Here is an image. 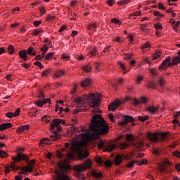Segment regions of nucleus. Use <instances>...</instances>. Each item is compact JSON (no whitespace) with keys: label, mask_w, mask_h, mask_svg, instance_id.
Returning a JSON list of instances; mask_svg holds the SVG:
<instances>
[{"label":"nucleus","mask_w":180,"mask_h":180,"mask_svg":"<svg viewBox=\"0 0 180 180\" xmlns=\"http://www.w3.org/2000/svg\"><path fill=\"white\" fill-rule=\"evenodd\" d=\"M147 27L146 24H141L140 29L142 30V32H146V27Z\"/></svg>","instance_id":"69168bd1"},{"label":"nucleus","mask_w":180,"mask_h":180,"mask_svg":"<svg viewBox=\"0 0 180 180\" xmlns=\"http://www.w3.org/2000/svg\"><path fill=\"white\" fill-rule=\"evenodd\" d=\"M6 117H8V119H12L13 117V113L11 112H8L6 114Z\"/></svg>","instance_id":"bf43d9fd"},{"label":"nucleus","mask_w":180,"mask_h":180,"mask_svg":"<svg viewBox=\"0 0 180 180\" xmlns=\"http://www.w3.org/2000/svg\"><path fill=\"white\" fill-rule=\"evenodd\" d=\"M147 110H148L150 113H152V115H154V113H157V112H158V107L150 105L147 108Z\"/></svg>","instance_id":"412c9836"},{"label":"nucleus","mask_w":180,"mask_h":180,"mask_svg":"<svg viewBox=\"0 0 180 180\" xmlns=\"http://www.w3.org/2000/svg\"><path fill=\"white\" fill-rule=\"evenodd\" d=\"M112 23H115V25H122V22L119 20L117 18H113L111 20Z\"/></svg>","instance_id":"4c0bfd02"},{"label":"nucleus","mask_w":180,"mask_h":180,"mask_svg":"<svg viewBox=\"0 0 180 180\" xmlns=\"http://www.w3.org/2000/svg\"><path fill=\"white\" fill-rule=\"evenodd\" d=\"M148 88H150L151 89H155L157 88V84L153 81H150L148 83Z\"/></svg>","instance_id":"c756f323"},{"label":"nucleus","mask_w":180,"mask_h":180,"mask_svg":"<svg viewBox=\"0 0 180 180\" xmlns=\"http://www.w3.org/2000/svg\"><path fill=\"white\" fill-rule=\"evenodd\" d=\"M65 124V121L61 119H54L53 120L52 123L51 124V131L53 133L52 135H50V139L45 138L41 141V143L43 144L45 141H57L58 139H60L61 135L58 134L59 131H61V125Z\"/></svg>","instance_id":"20e7f679"},{"label":"nucleus","mask_w":180,"mask_h":180,"mask_svg":"<svg viewBox=\"0 0 180 180\" xmlns=\"http://www.w3.org/2000/svg\"><path fill=\"white\" fill-rule=\"evenodd\" d=\"M103 51V53H109V51H110V46H108L104 48Z\"/></svg>","instance_id":"338daca9"},{"label":"nucleus","mask_w":180,"mask_h":180,"mask_svg":"<svg viewBox=\"0 0 180 180\" xmlns=\"http://www.w3.org/2000/svg\"><path fill=\"white\" fill-rule=\"evenodd\" d=\"M136 120H134V117L130 115H125L122 117V121H120L118 124L119 126H122V127H124V126H127V123L129 122L130 123H133L135 122Z\"/></svg>","instance_id":"1a4fd4ad"},{"label":"nucleus","mask_w":180,"mask_h":180,"mask_svg":"<svg viewBox=\"0 0 180 180\" xmlns=\"http://www.w3.org/2000/svg\"><path fill=\"white\" fill-rule=\"evenodd\" d=\"M133 56V53H127L124 55V60H131Z\"/></svg>","instance_id":"09e8293b"},{"label":"nucleus","mask_w":180,"mask_h":180,"mask_svg":"<svg viewBox=\"0 0 180 180\" xmlns=\"http://www.w3.org/2000/svg\"><path fill=\"white\" fill-rule=\"evenodd\" d=\"M167 165H171V162L168 160L165 161V164H161L159 165V171L160 172H163L164 174H168L169 172V170L168 169V166Z\"/></svg>","instance_id":"f8f14e48"},{"label":"nucleus","mask_w":180,"mask_h":180,"mask_svg":"<svg viewBox=\"0 0 180 180\" xmlns=\"http://www.w3.org/2000/svg\"><path fill=\"white\" fill-rule=\"evenodd\" d=\"M160 136L163 140H167V139L168 138V133H160Z\"/></svg>","instance_id":"de8ad7c7"},{"label":"nucleus","mask_w":180,"mask_h":180,"mask_svg":"<svg viewBox=\"0 0 180 180\" xmlns=\"http://www.w3.org/2000/svg\"><path fill=\"white\" fill-rule=\"evenodd\" d=\"M117 65H119L120 68H121L122 71H123L124 74H127L126 71V65L122 62H118Z\"/></svg>","instance_id":"c85d7f7f"},{"label":"nucleus","mask_w":180,"mask_h":180,"mask_svg":"<svg viewBox=\"0 0 180 180\" xmlns=\"http://www.w3.org/2000/svg\"><path fill=\"white\" fill-rule=\"evenodd\" d=\"M25 130H29V125H24L17 128V133L20 134V133H22V131H25Z\"/></svg>","instance_id":"5701e85b"},{"label":"nucleus","mask_w":180,"mask_h":180,"mask_svg":"<svg viewBox=\"0 0 180 180\" xmlns=\"http://www.w3.org/2000/svg\"><path fill=\"white\" fill-rule=\"evenodd\" d=\"M98 147L104 148L105 151H108V153H112L115 148H116V145L113 143H108L105 144L99 143Z\"/></svg>","instance_id":"9d476101"},{"label":"nucleus","mask_w":180,"mask_h":180,"mask_svg":"<svg viewBox=\"0 0 180 180\" xmlns=\"http://www.w3.org/2000/svg\"><path fill=\"white\" fill-rule=\"evenodd\" d=\"M91 175H92V176H94V178H96L97 179L102 178V173L98 172L96 171H93L91 172Z\"/></svg>","instance_id":"bb28decb"},{"label":"nucleus","mask_w":180,"mask_h":180,"mask_svg":"<svg viewBox=\"0 0 180 180\" xmlns=\"http://www.w3.org/2000/svg\"><path fill=\"white\" fill-rule=\"evenodd\" d=\"M20 113V109L18 108V109L15 110V112H14L13 117H16V116H19Z\"/></svg>","instance_id":"e2e57ef3"},{"label":"nucleus","mask_w":180,"mask_h":180,"mask_svg":"<svg viewBox=\"0 0 180 180\" xmlns=\"http://www.w3.org/2000/svg\"><path fill=\"white\" fill-rule=\"evenodd\" d=\"M8 157V153L4 150H0V158H5Z\"/></svg>","instance_id":"ea45409f"},{"label":"nucleus","mask_w":180,"mask_h":180,"mask_svg":"<svg viewBox=\"0 0 180 180\" xmlns=\"http://www.w3.org/2000/svg\"><path fill=\"white\" fill-rule=\"evenodd\" d=\"M169 23H171V25H174V26H173L174 31L178 32V26L180 25V21H177L176 22L175 20H174L173 18H171L169 20Z\"/></svg>","instance_id":"a211bd4d"},{"label":"nucleus","mask_w":180,"mask_h":180,"mask_svg":"<svg viewBox=\"0 0 180 180\" xmlns=\"http://www.w3.org/2000/svg\"><path fill=\"white\" fill-rule=\"evenodd\" d=\"M45 103H51V100L50 98H46L42 101H37L35 105H37L39 108H42Z\"/></svg>","instance_id":"dca6fc26"},{"label":"nucleus","mask_w":180,"mask_h":180,"mask_svg":"<svg viewBox=\"0 0 180 180\" xmlns=\"http://www.w3.org/2000/svg\"><path fill=\"white\" fill-rule=\"evenodd\" d=\"M18 55L24 61H27V52H26V50L20 51Z\"/></svg>","instance_id":"aec40b11"},{"label":"nucleus","mask_w":180,"mask_h":180,"mask_svg":"<svg viewBox=\"0 0 180 180\" xmlns=\"http://www.w3.org/2000/svg\"><path fill=\"white\" fill-rule=\"evenodd\" d=\"M113 41H117V43H122L123 39H122L120 37H117L115 38H113Z\"/></svg>","instance_id":"c03bdc74"},{"label":"nucleus","mask_w":180,"mask_h":180,"mask_svg":"<svg viewBox=\"0 0 180 180\" xmlns=\"http://www.w3.org/2000/svg\"><path fill=\"white\" fill-rule=\"evenodd\" d=\"M89 155V153L88 152H85L84 153H82V152L80 153V159L84 160L85 158H88V156Z\"/></svg>","instance_id":"72a5a7b5"},{"label":"nucleus","mask_w":180,"mask_h":180,"mask_svg":"<svg viewBox=\"0 0 180 180\" xmlns=\"http://www.w3.org/2000/svg\"><path fill=\"white\" fill-rule=\"evenodd\" d=\"M89 129L91 132L88 129L83 127L81 129L82 131H85L82 134V138L85 141H94V140L99 139L101 136H105L109 133V124L99 114L93 116L91 124H89Z\"/></svg>","instance_id":"f257e3e1"},{"label":"nucleus","mask_w":180,"mask_h":180,"mask_svg":"<svg viewBox=\"0 0 180 180\" xmlns=\"http://www.w3.org/2000/svg\"><path fill=\"white\" fill-rule=\"evenodd\" d=\"M87 29L88 30H92V29H94V30H96V23L89 24L87 26Z\"/></svg>","instance_id":"473e14b6"},{"label":"nucleus","mask_w":180,"mask_h":180,"mask_svg":"<svg viewBox=\"0 0 180 180\" xmlns=\"http://www.w3.org/2000/svg\"><path fill=\"white\" fill-rule=\"evenodd\" d=\"M155 28L156 29L157 31L162 30V25H161V24L160 23H158L157 25H155Z\"/></svg>","instance_id":"5fc2aeb1"},{"label":"nucleus","mask_w":180,"mask_h":180,"mask_svg":"<svg viewBox=\"0 0 180 180\" xmlns=\"http://www.w3.org/2000/svg\"><path fill=\"white\" fill-rule=\"evenodd\" d=\"M92 167V160L91 159H87L83 164L78 165L77 166L74 167L75 171L77 172L76 174H75V176L76 178H78V179L84 180L85 179V176H84V174L81 172H84V171H86V169H89Z\"/></svg>","instance_id":"423d86ee"},{"label":"nucleus","mask_w":180,"mask_h":180,"mask_svg":"<svg viewBox=\"0 0 180 180\" xmlns=\"http://www.w3.org/2000/svg\"><path fill=\"white\" fill-rule=\"evenodd\" d=\"M126 140L127 141H131L136 148H141L144 146V143L141 140L134 141V136L133 134H127L126 136Z\"/></svg>","instance_id":"6e6552de"},{"label":"nucleus","mask_w":180,"mask_h":180,"mask_svg":"<svg viewBox=\"0 0 180 180\" xmlns=\"http://www.w3.org/2000/svg\"><path fill=\"white\" fill-rule=\"evenodd\" d=\"M172 62H169L171 61ZM180 63V57L179 56H173L171 58V56L166 57L165 60H163V62L161 63V65L159 66V70H167L168 67H172L174 65H178Z\"/></svg>","instance_id":"0eeeda50"},{"label":"nucleus","mask_w":180,"mask_h":180,"mask_svg":"<svg viewBox=\"0 0 180 180\" xmlns=\"http://www.w3.org/2000/svg\"><path fill=\"white\" fill-rule=\"evenodd\" d=\"M179 116H180V111L177 112V113L174 115V120H172V123L175 125L179 124V126H180L179 120L176 119Z\"/></svg>","instance_id":"cd10ccee"},{"label":"nucleus","mask_w":180,"mask_h":180,"mask_svg":"<svg viewBox=\"0 0 180 180\" xmlns=\"http://www.w3.org/2000/svg\"><path fill=\"white\" fill-rule=\"evenodd\" d=\"M34 65H37L38 67H39L41 68V70H42V68H44V66L41 64V62H40V61H36L34 63Z\"/></svg>","instance_id":"3c124183"},{"label":"nucleus","mask_w":180,"mask_h":180,"mask_svg":"<svg viewBox=\"0 0 180 180\" xmlns=\"http://www.w3.org/2000/svg\"><path fill=\"white\" fill-rule=\"evenodd\" d=\"M94 161L98 164V165H105V167H112V162L110 160H103L102 158L97 156L94 158Z\"/></svg>","instance_id":"9b49d317"},{"label":"nucleus","mask_w":180,"mask_h":180,"mask_svg":"<svg viewBox=\"0 0 180 180\" xmlns=\"http://www.w3.org/2000/svg\"><path fill=\"white\" fill-rule=\"evenodd\" d=\"M114 162L115 165H120L123 162V156L121 155H117L115 158Z\"/></svg>","instance_id":"6ab92c4d"},{"label":"nucleus","mask_w":180,"mask_h":180,"mask_svg":"<svg viewBox=\"0 0 180 180\" xmlns=\"http://www.w3.org/2000/svg\"><path fill=\"white\" fill-rule=\"evenodd\" d=\"M67 29V26L62 25L60 27V29H59L58 32L59 33H62V32H64Z\"/></svg>","instance_id":"774afa93"},{"label":"nucleus","mask_w":180,"mask_h":180,"mask_svg":"<svg viewBox=\"0 0 180 180\" xmlns=\"http://www.w3.org/2000/svg\"><path fill=\"white\" fill-rule=\"evenodd\" d=\"M12 160L14 162L11 163L10 168H11L13 171H18V169H21L22 172H19L18 174H25V172H33V167H34L36 164V160H32L29 162V156L27 155L18 153L17 157H13ZM22 160H24L25 162H29L27 166L23 167L16 166L15 162H19L20 161H22Z\"/></svg>","instance_id":"f03ea898"},{"label":"nucleus","mask_w":180,"mask_h":180,"mask_svg":"<svg viewBox=\"0 0 180 180\" xmlns=\"http://www.w3.org/2000/svg\"><path fill=\"white\" fill-rule=\"evenodd\" d=\"M134 164H139V160H132L129 162L127 165L128 168H133L134 167Z\"/></svg>","instance_id":"2f4dec72"},{"label":"nucleus","mask_w":180,"mask_h":180,"mask_svg":"<svg viewBox=\"0 0 180 180\" xmlns=\"http://www.w3.org/2000/svg\"><path fill=\"white\" fill-rule=\"evenodd\" d=\"M147 102H148V101L146 97H141V100L137 98H134L132 100V103L134 106H139V105H141V103H147Z\"/></svg>","instance_id":"ddd939ff"},{"label":"nucleus","mask_w":180,"mask_h":180,"mask_svg":"<svg viewBox=\"0 0 180 180\" xmlns=\"http://www.w3.org/2000/svg\"><path fill=\"white\" fill-rule=\"evenodd\" d=\"M149 117L148 115H146L145 117L139 116V120L141 122H146V120H148Z\"/></svg>","instance_id":"a19ab883"},{"label":"nucleus","mask_w":180,"mask_h":180,"mask_svg":"<svg viewBox=\"0 0 180 180\" xmlns=\"http://www.w3.org/2000/svg\"><path fill=\"white\" fill-rule=\"evenodd\" d=\"M158 85L162 88L165 85V79L162 77H160L158 82Z\"/></svg>","instance_id":"f704fd0d"},{"label":"nucleus","mask_w":180,"mask_h":180,"mask_svg":"<svg viewBox=\"0 0 180 180\" xmlns=\"http://www.w3.org/2000/svg\"><path fill=\"white\" fill-rule=\"evenodd\" d=\"M82 70L85 72H91V71H92V66H91V65H84L82 67Z\"/></svg>","instance_id":"a878e982"},{"label":"nucleus","mask_w":180,"mask_h":180,"mask_svg":"<svg viewBox=\"0 0 180 180\" xmlns=\"http://www.w3.org/2000/svg\"><path fill=\"white\" fill-rule=\"evenodd\" d=\"M64 74H65V72H64L63 70H58L55 72L54 77L56 78H61V77H63Z\"/></svg>","instance_id":"393cba45"},{"label":"nucleus","mask_w":180,"mask_h":180,"mask_svg":"<svg viewBox=\"0 0 180 180\" xmlns=\"http://www.w3.org/2000/svg\"><path fill=\"white\" fill-rule=\"evenodd\" d=\"M53 56H54V53L53 52H50L47 53L46 56H45V60H50V58H51Z\"/></svg>","instance_id":"37998d69"},{"label":"nucleus","mask_w":180,"mask_h":180,"mask_svg":"<svg viewBox=\"0 0 180 180\" xmlns=\"http://www.w3.org/2000/svg\"><path fill=\"white\" fill-rule=\"evenodd\" d=\"M82 86L84 88L86 86H89L91 85V79L89 78H86L84 80H83L81 83Z\"/></svg>","instance_id":"4be33fe9"},{"label":"nucleus","mask_w":180,"mask_h":180,"mask_svg":"<svg viewBox=\"0 0 180 180\" xmlns=\"http://www.w3.org/2000/svg\"><path fill=\"white\" fill-rule=\"evenodd\" d=\"M51 70L50 69H48L46 70H44L43 72H42V77H47V75H49V74H50L51 72Z\"/></svg>","instance_id":"8fccbe9b"},{"label":"nucleus","mask_w":180,"mask_h":180,"mask_svg":"<svg viewBox=\"0 0 180 180\" xmlns=\"http://www.w3.org/2000/svg\"><path fill=\"white\" fill-rule=\"evenodd\" d=\"M151 47V45L150 43L146 42L143 46H142V51H146V49H150Z\"/></svg>","instance_id":"58836bf2"},{"label":"nucleus","mask_w":180,"mask_h":180,"mask_svg":"<svg viewBox=\"0 0 180 180\" xmlns=\"http://www.w3.org/2000/svg\"><path fill=\"white\" fill-rule=\"evenodd\" d=\"M14 51H15V46H13L12 45H10L8 47V54H12L13 53H14Z\"/></svg>","instance_id":"e433bc0d"},{"label":"nucleus","mask_w":180,"mask_h":180,"mask_svg":"<svg viewBox=\"0 0 180 180\" xmlns=\"http://www.w3.org/2000/svg\"><path fill=\"white\" fill-rule=\"evenodd\" d=\"M42 120L44 122H46V123H49L50 122V117L48 115H44L42 117Z\"/></svg>","instance_id":"79ce46f5"},{"label":"nucleus","mask_w":180,"mask_h":180,"mask_svg":"<svg viewBox=\"0 0 180 180\" xmlns=\"http://www.w3.org/2000/svg\"><path fill=\"white\" fill-rule=\"evenodd\" d=\"M153 154H155V155H160V154H161V150L160 149H154L153 150Z\"/></svg>","instance_id":"603ef678"},{"label":"nucleus","mask_w":180,"mask_h":180,"mask_svg":"<svg viewBox=\"0 0 180 180\" xmlns=\"http://www.w3.org/2000/svg\"><path fill=\"white\" fill-rule=\"evenodd\" d=\"M131 2V0H122L117 2L118 5H127V4Z\"/></svg>","instance_id":"c9c22d12"},{"label":"nucleus","mask_w":180,"mask_h":180,"mask_svg":"<svg viewBox=\"0 0 180 180\" xmlns=\"http://www.w3.org/2000/svg\"><path fill=\"white\" fill-rule=\"evenodd\" d=\"M58 169L55 172L54 180H71L68 172L71 171V166L67 165L65 161H60L57 164Z\"/></svg>","instance_id":"39448f33"},{"label":"nucleus","mask_w":180,"mask_h":180,"mask_svg":"<svg viewBox=\"0 0 180 180\" xmlns=\"http://www.w3.org/2000/svg\"><path fill=\"white\" fill-rule=\"evenodd\" d=\"M27 54H28V56H36V51H34L33 46H30L27 49Z\"/></svg>","instance_id":"b1692460"},{"label":"nucleus","mask_w":180,"mask_h":180,"mask_svg":"<svg viewBox=\"0 0 180 180\" xmlns=\"http://www.w3.org/2000/svg\"><path fill=\"white\" fill-rule=\"evenodd\" d=\"M61 58L65 60V61H68V60H70V56L67 54H63Z\"/></svg>","instance_id":"13d9d810"},{"label":"nucleus","mask_w":180,"mask_h":180,"mask_svg":"<svg viewBox=\"0 0 180 180\" xmlns=\"http://www.w3.org/2000/svg\"><path fill=\"white\" fill-rule=\"evenodd\" d=\"M161 53H162V51L160 50L157 51L156 53L153 56V60H157L158 58H160Z\"/></svg>","instance_id":"7c9ffc66"},{"label":"nucleus","mask_w":180,"mask_h":180,"mask_svg":"<svg viewBox=\"0 0 180 180\" xmlns=\"http://www.w3.org/2000/svg\"><path fill=\"white\" fill-rule=\"evenodd\" d=\"M127 147H129V145L126 143H122L120 144V148L122 150H125V148H127Z\"/></svg>","instance_id":"864d4df0"},{"label":"nucleus","mask_w":180,"mask_h":180,"mask_svg":"<svg viewBox=\"0 0 180 180\" xmlns=\"http://www.w3.org/2000/svg\"><path fill=\"white\" fill-rule=\"evenodd\" d=\"M96 56V50L92 49L90 51V57H95Z\"/></svg>","instance_id":"6e6d98bb"},{"label":"nucleus","mask_w":180,"mask_h":180,"mask_svg":"<svg viewBox=\"0 0 180 180\" xmlns=\"http://www.w3.org/2000/svg\"><path fill=\"white\" fill-rule=\"evenodd\" d=\"M13 126V125H12V123L11 122L1 124L0 131H4V130H6V129H11Z\"/></svg>","instance_id":"f3484780"},{"label":"nucleus","mask_w":180,"mask_h":180,"mask_svg":"<svg viewBox=\"0 0 180 180\" xmlns=\"http://www.w3.org/2000/svg\"><path fill=\"white\" fill-rule=\"evenodd\" d=\"M56 156L58 157V158H63V157H64V155L63 153H61V152L60 150H57Z\"/></svg>","instance_id":"4d7b16f0"},{"label":"nucleus","mask_w":180,"mask_h":180,"mask_svg":"<svg viewBox=\"0 0 180 180\" xmlns=\"http://www.w3.org/2000/svg\"><path fill=\"white\" fill-rule=\"evenodd\" d=\"M122 105V102H120V101L117 100L112 103H111L109 105H108V109L109 110H112V112H115V110H116L117 108L120 106Z\"/></svg>","instance_id":"4468645a"},{"label":"nucleus","mask_w":180,"mask_h":180,"mask_svg":"<svg viewBox=\"0 0 180 180\" xmlns=\"http://www.w3.org/2000/svg\"><path fill=\"white\" fill-rule=\"evenodd\" d=\"M143 76H138L136 77V84L140 85L141 84V81H143Z\"/></svg>","instance_id":"a18cd8bd"},{"label":"nucleus","mask_w":180,"mask_h":180,"mask_svg":"<svg viewBox=\"0 0 180 180\" xmlns=\"http://www.w3.org/2000/svg\"><path fill=\"white\" fill-rule=\"evenodd\" d=\"M55 18H56L55 16H53V15H49L48 17H47V18H46V20H47L48 22H50V21L54 20Z\"/></svg>","instance_id":"052dcab7"},{"label":"nucleus","mask_w":180,"mask_h":180,"mask_svg":"<svg viewBox=\"0 0 180 180\" xmlns=\"http://www.w3.org/2000/svg\"><path fill=\"white\" fill-rule=\"evenodd\" d=\"M147 137L152 143H157V141H158V134L157 133L153 134L151 132H148L147 134Z\"/></svg>","instance_id":"2eb2a0df"},{"label":"nucleus","mask_w":180,"mask_h":180,"mask_svg":"<svg viewBox=\"0 0 180 180\" xmlns=\"http://www.w3.org/2000/svg\"><path fill=\"white\" fill-rule=\"evenodd\" d=\"M100 101L95 94L90 93L89 94L84 95L83 97L76 98L75 103L78 106H81L80 110L86 112L89 108H96ZM86 106H89V108Z\"/></svg>","instance_id":"7ed1b4c3"},{"label":"nucleus","mask_w":180,"mask_h":180,"mask_svg":"<svg viewBox=\"0 0 180 180\" xmlns=\"http://www.w3.org/2000/svg\"><path fill=\"white\" fill-rule=\"evenodd\" d=\"M39 11H40V13H41V16H43V15H44V13H46V9H44V7L39 8Z\"/></svg>","instance_id":"0e129e2a"},{"label":"nucleus","mask_w":180,"mask_h":180,"mask_svg":"<svg viewBox=\"0 0 180 180\" xmlns=\"http://www.w3.org/2000/svg\"><path fill=\"white\" fill-rule=\"evenodd\" d=\"M173 155H174V157H176L177 158H180V152L178 150H176L173 152Z\"/></svg>","instance_id":"680f3d73"},{"label":"nucleus","mask_w":180,"mask_h":180,"mask_svg":"<svg viewBox=\"0 0 180 180\" xmlns=\"http://www.w3.org/2000/svg\"><path fill=\"white\" fill-rule=\"evenodd\" d=\"M48 51L49 47H47V44H44V47L41 48V51H42V53H47Z\"/></svg>","instance_id":"49530a36"}]
</instances>
